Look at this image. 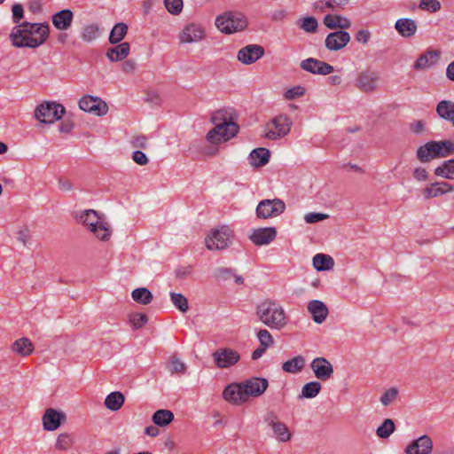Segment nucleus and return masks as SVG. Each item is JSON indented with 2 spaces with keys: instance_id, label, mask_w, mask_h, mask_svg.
Wrapping results in <instances>:
<instances>
[{
  "instance_id": "f257e3e1",
  "label": "nucleus",
  "mask_w": 454,
  "mask_h": 454,
  "mask_svg": "<svg viewBox=\"0 0 454 454\" xmlns=\"http://www.w3.org/2000/svg\"><path fill=\"white\" fill-rule=\"evenodd\" d=\"M50 36V26L47 22L32 23L24 21L12 27L9 39L15 48L36 49L43 45Z\"/></svg>"
},
{
  "instance_id": "f03ea898",
  "label": "nucleus",
  "mask_w": 454,
  "mask_h": 454,
  "mask_svg": "<svg viewBox=\"0 0 454 454\" xmlns=\"http://www.w3.org/2000/svg\"><path fill=\"white\" fill-rule=\"evenodd\" d=\"M74 220L82 225L95 239L106 242L113 235V229L106 215L94 209H82L73 213Z\"/></svg>"
},
{
  "instance_id": "7ed1b4c3",
  "label": "nucleus",
  "mask_w": 454,
  "mask_h": 454,
  "mask_svg": "<svg viewBox=\"0 0 454 454\" xmlns=\"http://www.w3.org/2000/svg\"><path fill=\"white\" fill-rule=\"evenodd\" d=\"M269 384L264 378L254 377L239 384H229V402L236 404L247 402L251 397L262 395Z\"/></svg>"
},
{
  "instance_id": "20e7f679",
  "label": "nucleus",
  "mask_w": 454,
  "mask_h": 454,
  "mask_svg": "<svg viewBox=\"0 0 454 454\" xmlns=\"http://www.w3.org/2000/svg\"><path fill=\"white\" fill-rule=\"evenodd\" d=\"M259 320L270 329L281 330L287 325L286 311L281 304L273 301H264L256 308Z\"/></svg>"
},
{
  "instance_id": "39448f33",
  "label": "nucleus",
  "mask_w": 454,
  "mask_h": 454,
  "mask_svg": "<svg viewBox=\"0 0 454 454\" xmlns=\"http://www.w3.org/2000/svg\"><path fill=\"white\" fill-rule=\"evenodd\" d=\"M210 121L215 127L207 134V141L211 145L205 150L207 156H214L218 152L217 145L227 141V111L218 110L211 115Z\"/></svg>"
},
{
  "instance_id": "423d86ee",
  "label": "nucleus",
  "mask_w": 454,
  "mask_h": 454,
  "mask_svg": "<svg viewBox=\"0 0 454 454\" xmlns=\"http://www.w3.org/2000/svg\"><path fill=\"white\" fill-rule=\"evenodd\" d=\"M452 154H454V142L450 140H432L419 146L416 152L417 159L421 163H427Z\"/></svg>"
},
{
  "instance_id": "0eeeda50",
  "label": "nucleus",
  "mask_w": 454,
  "mask_h": 454,
  "mask_svg": "<svg viewBox=\"0 0 454 454\" xmlns=\"http://www.w3.org/2000/svg\"><path fill=\"white\" fill-rule=\"evenodd\" d=\"M293 122L286 114H278L268 121L263 129V137L269 140H278L291 130Z\"/></svg>"
},
{
  "instance_id": "6e6552de",
  "label": "nucleus",
  "mask_w": 454,
  "mask_h": 454,
  "mask_svg": "<svg viewBox=\"0 0 454 454\" xmlns=\"http://www.w3.org/2000/svg\"><path fill=\"white\" fill-rule=\"evenodd\" d=\"M65 113L66 109L61 104L44 101L35 107L34 116L41 123L52 124L60 120Z\"/></svg>"
},
{
  "instance_id": "1a4fd4ad",
  "label": "nucleus",
  "mask_w": 454,
  "mask_h": 454,
  "mask_svg": "<svg viewBox=\"0 0 454 454\" xmlns=\"http://www.w3.org/2000/svg\"><path fill=\"white\" fill-rule=\"evenodd\" d=\"M286 209V205L279 199L263 200L256 207V215L262 219L276 217Z\"/></svg>"
},
{
  "instance_id": "9d476101",
  "label": "nucleus",
  "mask_w": 454,
  "mask_h": 454,
  "mask_svg": "<svg viewBox=\"0 0 454 454\" xmlns=\"http://www.w3.org/2000/svg\"><path fill=\"white\" fill-rule=\"evenodd\" d=\"M205 246L210 251L224 250L227 247V229L224 226L212 229L205 238Z\"/></svg>"
},
{
  "instance_id": "9b49d317",
  "label": "nucleus",
  "mask_w": 454,
  "mask_h": 454,
  "mask_svg": "<svg viewBox=\"0 0 454 454\" xmlns=\"http://www.w3.org/2000/svg\"><path fill=\"white\" fill-rule=\"evenodd\" d=\"M380 74L372 70L362 71L356 79V87L362 92L371 93L379 88Z\"/></svg>"
},
{
  "instance_id": "f8f14e48",
  "label": "nucleus",
  "mask_w": 454,
  "mask_h": 454,
  "mask_svg": "<svg viewBox=\"0 0 454 454\" xmlns=\"http://www.w3.org/2000/svg\"><path fill=\"white\" fill-rule=\"evenodd\" d=\"M79 107L84 112L97 116L105 115L107 113V105L99 98L84 96L79 100Z\"/></svg>"
},
{
  "instance_id": "ddd939ff",
  "label": "nucleus",
  "mask_w": 454,
  "mask_h": 454,
  "mask_svg": "<svg viewBox=\"0 0 454 454\" xmlns=\"http://www.w3.org/2000/svg\"><path fill=\"white\" fill-rule=\"evenodd\" d=\"M66 420V413L53 408L47 409L42 417L43 427L46 431L57 430Z\"/></svg>"
},
{
  "instance_id": "4468645a",
  "label": "nucleus",
  "mask_w": 454,
  "mask_h": 454,
  "mask_svg": "<svg viewBox=\"0 0 454 454\" xmlns=\"http://www.w3.org/2000/svg\"><path fill=\"white\" fill-rule=\"evenodd\" d=\"M434 443L430 436L423 434L411 441L404 449L405 454H432Z\"/></svg>"
},
{
  "instance_id": "2eb2a0df",
  "label": "nucleus",
  "mask_w": 454,
  "mask_h": 454,
  "mask_svg": "<svg viewBox=\"0 0 454 454\" xmlns=\"http://www.w3.org/2000/svg\"><path fill=\"white\" fill-rule=\"evenodd\" d=\"M300 67L302 70L310 74L321 75L330 74L334 70V67L330 64L314 58H308L302 60Z\"/></svg>"
},
{
  "instance_id": "dca6fc26",
  "label": "nucleus",
  "mask_w": 454,
  "mask_h": 454,
  "mask_svg": "<svg viewBox=\"0 0 454 454\" xmlns=\"http://www.w3.org/2000/svg\"><path fill=\"white\" fill-rule=\"evenodd\" d=\"M310 368L315 377L322 381H326L332 378L333 374V366L325 357H316L310 363Z\"/></svg>"
},
{
  "instance_id": "f3484780",
  "label": "nucleus",
  "mask_w": 454,
  "mask_h": 454,
  "mask_svg": "<svg viewBox=\"0 0 454 454\" xmlns=\"http://www.w3.org/2000/svg\"><path fill=\"white\" fill-rule=\"evenodd\" d=\"M350 41V35L344 30H337L327 35L325 45L330 51H337L343 49Z\"/></svg>"
},
{
  "instance_id": "a211bd4d",
  "label": "nucleus",
  "mask_w": 454,
  "mask_h": 454,
  "mask_svg": "<svg viewBox=\"0 0 454 454\" xmlns=\"http://www.w3.org/2000/svg\"><path fill=\"white\" fill-rule=\"evenodd\" d=\"M264 55V48L259 44H248L238 52V59L242 64L251 65Z\"/></svg>"
},
{
  "instance_id": "6ab92c4d",
  "label": "nucleus",
  "mask_w": 454,
  "mask_h": 454,
  "mask_svg": "<svg viewBox=\"0 0 454 454\" xmlns=\"http://www.w3.org/2000/svg\"><path fill=\"white\" fill-rule=\"evenodd\" d=\"M204 29L194 23L185 26L178 35V39L181 43H198L204 39Z\"/></svg>"
},
{
  "instance_id": "aec40b11",
  "label": "nucleus",
  "mask_w": 454,
  "mask_h": 454,
  "mask_svg": "<svg viewBox=\"0 0 454 454\" xmlns=\"http://www.w3.org/2000/svg\"><path fill=\"white\" fill-rule=\"evenodd\" d=\"M74 21V12L70 9H63L51 16V22L59 31H67Z\"/></svg>"
},
{
  "instance_id": "412c9836",
  "label": "nucleus",
  "mask_w": 454,
  "mask_h": 454,
  "mask_svg": "<svg viewBox=\"0 0 454 454\" xmlns=\"http://www.w3.org/2000/svg\"><path fill=\"white\" fill-rule=\"evenodd\" d=\"M277 231L273 227L254 229L249 236L251 241L256 246L268 245L276 238Z\"/></svg>"
},
{
  "instance_id": "4be33fe9",
  "label": "nucleus",
  "mask_w": 454,
  "mask_h": 454,
  "mask_svg": "<svg viewBox=\"0 0 454 454\" xmlns=\"http://www.w3.org/2000/svg\"><path fill=\"white\" fill-rule=\"evenodd\" d=\"M269 426L270 427L274 438L278 442H289L292 438L291 432L287 426L278 421L276 417L267 419Z\"/></svg>"
},
{
  "instance_id": "5701e85b",
  "label": "nucleus",
  "mask_w": 454,
  "mask_h": 454,
  "mask_svg": "<svg viewBox=\"0 0 454 454\" xmlns=\"http://www.w3.org/2000/svg\"><path fill=\"white\" fill-rule=\"evenodd\" d=\"M248 26L247 15L239 11H229V35L245 30Z\"/></svg>"
},
{
  "instance_id": "b1692460",
  "label": "nucleus",
  "mask_w": 454,
  "mask_h": 454,
  "mask_svg": "<svg viewBox=\"0 0 454 454\" xmlns=\"http://www.w3.org/2000/svg\"><path fill=\"white\" fill-rule=\"evenodd\" d=\"M307 309L311 315L314 322L317 324H322L329 314L327 306L319 300H312L309 301Z\"/></svg>"
},
{
  "instance_id": "393cba45",
  "label": "nucleus",
  "mask_w": 454,
  "mask_h": 454,
  "mask_svg": "<svg viewBox=\"0 0 454 454\" xmlns=\"http://www.w3.org/2000/svg\"><path fill=\"white\" fill-rule=\"evenodd\" d=\"M395 28L403 37L410 38L417 33L418 25L412 19L401 18L395 21Z\"/></svg>"
},
{
  "instance_id": "a878e982",
  "label": "nucleus",
  "mask_w": 454,
  "mask_h": 454,
  "mask_svg": "<svg viewBox=\"0 0 454 454\" xmlns=\"http://www.w3.org/2000/svg\"><path fill=\"white\" fill-rule=\"evenodd\" d=\"M33 342L27 337L20 338L13 341L11 346V351L22 357L30 356L34 352Z\"/></svg>"
},
{
  "instance_id": "bb28decb",
  "label": "nucleus",
  "mask_w": 454,
  "mask_h": 454,
  "mask_svg": "<svg viewBox=\"0 0 454 454\" xmlns=\"http://www.w3.org/2000/svg\"><path fill=\"white\" fill-rule=\"evenodd\" d=\"M323 22L329 29L340 28V30H343L350 27L351 26L349 19L341 15L326 14Z\"/></svg>"
},
{
  "instance_id": "cd10ccee",
  "label": "nucleus",
  "mask_w": 454,
  "mask_h": 454,
  "mask_svg": "<svg viewBox=\"0 0 454 454\" xmlns=\"http://www.w3.org/2000/svg\"><path fill=\"white\" fill-rule=\"evenodd\" d=\"M270 157V152L264 147L254 149L248 157L249 162L253 167L259 168L266 165Z\"/></svg>"
},
{
  "instance_id": "c85d7f7f",
  "label": "nucleus",
  "mask_w": 454,
  "mask_h": 454,
  "mask_svg": "<svg viewBox=\"0 0 454 454\" xmlns=\"http://www.w3.org/2000/svg\"><path fill=\"white\" fill-rule=\"evenodd\" d=\"M130 45L129 43H121L117 46L108 49L106 51V57L113 62L121 61L128 57Z\"/></svg>"
},
{
  "instance_id": "c756f323",
  "label": "nucleus",
  "mask_w": 454,
  "mask_h": 454,
  "mask_svg": "<svg viewBox=\"0 0 454 454\" xmlns=\"http://www.w3.org/2000/svg\"><path fill=\"white\" fill-rule=\"evenodd\" d=\"M306 364L304 356L298 355L282 364V370L288 373H299L301 372Z\"/></svg>"
},
{
  "instance_id": "7c9ffc66",
  "label": "nucleus",
  "mask_w": 454,
  "mask_h": 454,
  "mask_svg": "<svg viewBox=\"0 0 454 454\" xmlns=\"http://www.w3.org/2000/svg\"><path fill=\"white\" fill-rule=\"evenodd\" d=\"M100 35L98 25L92 23L83 26L80 31L79 36L81 40L86 43L96 41Z\"/></svg>"
},
{
  "instance_id": "2f4dec72",
  "label": "nucleus",
  "mask_w": 454,
  "mask_h": 454,
  "mask_svg": "<svg viewBox=\"0 0 454 454\" xmlns=\"http://www.w3.org/2000/svg\"><path fill=\"white\" fill-rule=\"evenodd\" d=\"M438 55L439 54L434 51H426L418 58L414 64V68L417 70H425L431 67L434 64Z\"/></svg>"
},
{
  "instance_id": "473e14b6",
  "label": "nucleus",
  "mask_w": 454,
  "mask_h": 454,
  "mask_svg": "<svg viewBox=\"0 0 454 454\" xmlns=\"http://www.w3.org/2000/svg\"><path fill=\"white\" fill-rule=\"evenodd\" d=\"M152 420L155 426L165 427L174 420V413L167 409H160L153 413Z\"/></svg>"
},
{
  "instance_id": "72a5a7b5",
  "label": "nucleus",
  "mask_w": 454,
  "mask_h": 454,
  "mask_svg": "<svg viewBox=\"0 0 454 454\" xmlns=\"http://www.w3.org/2000/svg\"><path fill=\"white\" fill-rule=\"evenodd\" d=\"M125 397L122 393L114 391L106 395L105 399V406L112 411H119L124 404Z\"/></svg>"
},
{
  "instance_id": "f704fd0d",
  "label": "nucleus",
  "mask_w": 454,
  "mask_h": 454,
  "mask_svg": "<svg viewBox=\"0 0 454 454\" xmlns=\"http://www.w3.org/2000/svg\"><path fill=\"white\" fill-rule=\"evenodd\" d=\"M74 444V437L72 434L63 432L58 434L54 448L59 451H67Z\"/></svg>"
},
{
  "instance_id": "c9c22d12",
  "label": "nucleus",
  "mask_w": 454,
  "mask_h": 454,
  "mask_svg": "<svg viewBox=\"0 0 454 454\" xmlns=\"http://www.w3.org/2000/svg\"><path fill=\"white\" fill-rule=\"evenodd\" d=\"M312 262L314 268L317 271L329 270L334 265L333 259L330 255L325 254H317L313 257Z\"/></svg>"
},
{
  "instance_id": "e433bc0d",
  "label": "nucleus",
  "mask_w": 454,
  "mask_h": 454,
  "mask_svg": "<svg viewBox=\"0 0 454 454\" xmlns=\"http://www.w3.org/2000/svg\"><path fill=\"white\" fill-rule=\"evenodd\" d=\"M434 175L445 179L454 180V159L445 160L436 167Z\"/></svg>"
},
{
  "instance_id": "4c0bfd02",
  "label": "nucleus",
  "mask_w": 454,
  "mask_h": 454,
  "mask_svg": "<svg viewBox=\"0 0 454 454\" xmlns=\"http://www.w3.org/2000/svg\"><path fill=\"white\" fill-rule=\"evenodd\" d=\"M322 386L318 381H310L303 385L298 399H311L316 397L321 391Z\"/></svg>"
},
{
  "instance_id": "58836bf2",
  "label": "nucleus",
  "mask_w": 454,
  "mask_h": 454,
  "mask_svg": "<svg viewBox=\"0 0 454 454\" xmlns=\"http://www.w3.org/2000/svg\"><path fill=\"white\" fill-rule=\"evenodd\" d=\"M128 32V26L120 22L114 25L112 28L109 35V42L112 44H117L122 41V39L126 36Z\"/></svg>"
},
{
  "instance_id": "ea45409f",
  "label": "nucleus",
  "mask_w": 454,
  "mask_h": 454,
  "mask_svg": "<svg viewBox=\"0 0 454 454\" xmlns=\"http://www.w3.org/2000/svg\"><path fill=\"white\" fill-rule=\"evenodd\" d=\"M132 299L142 305H148L153 301V294L145 287L136 288L131 293Z\"/></svg>"
},
{
  "instance_id": "a19ab883",
  "label": "nucleus",
  "mask_w": 454,
  "mask_h": 454,
  "mask_svg": "<svg viewBox=\"0 0 454 454\" xmlns=\"http://www.w3.org/2000/svg\"><path fill=\"white\" fill-rule=\"evenodd\" d=\"M436 111L442 119L451 121L454 118V102L442 100L437 105Z\"/></svg>"
},
{
  "instance_id": "79ce46f5",
  "label": "nucleus",
  "mask_w": 454,
  "mask_h": 454,
  "mask_svg": "<svg viewBox=\"0 0 454 454\" xmlns=\"http://www.w3.org/2000/svg\"><path fill=\"white\" fill-rule=\"evenodd\" d=\"M395 430V425L391 419H386L376 429L379 438L387 439Z\"/></svg>"
},
{
  "instance_id": "37998d69",
  "label": "nucleus",
  "mask_w": 454,
  "mask_h": 454,
  "mask_svg": "<svg viewBox=\"0 0 454 454\" xmlns=\"http://www.w3.org/2000/svg\"><path fill=\"white\" fill-rule=\"evenodd\" d=\"M173 305L182 313H185L189 309L187 299L179 293H170L169 294Z\"/></svg>"
},
{
  "instance_id": "c03bdc74",
  "label": "nucleus",
  "mask_w": 454,
  "mask_h": 454,
  "mask_svg": "<svg viewBox=\"0 0 454 454\" xmlns=\"http://www.w3.org/2000/svg\"><path fill=\"white\" fill-rule=\"evenodd\" d=\"M187 366L185 363L177 358L176 356H171L168 359V371L170 374H184L186 372Z\"/></svg>"
},
{
  "instance_id": "a18cd8bd",
  "label": "nucleus",
  "mask_w": 454,
  "mask_h": 454,
  "mask_svg": "<svg viewBox=\"0 0 454 454\" xmlns=\"http://www.w3.org/2000/svg\"><path fill=\"white\" fill-rule=\"evenodd\" d=\"M148 322V317L145 314L131 313L129 315V323L135 329L142 328Z\"/></svg>"
},
{
  "instance_id": "49530a36",
  "label": "nucleus",
  "mask_w": 454,
  "mask_h": 454,
  "mask_svg": "<svg viewBox=\"0 0 454 454\" xmlns=\"http://www.w3.org/2000/svg\"><path fill=\"white\" fill-rule=\"evenodd\" d=\"M300 22V27L308 32V33H314L317 31V28L318 27L317 20L314 17H305L299 20Z\"/></svg>"
},
{
  "instance_id": "de8ad7c7",
  "label": "nucleus",
  "mask_w": 454,
  "mask_h": 454,
  "mask_svg": "<svg viewBox=\"0 0 454 454\" xmlns=\"http://www.w3.org/2000/svg\"><path fill=\"white\" fill-rule=\"evenodd\" d=\"M434 196L435 198L443 196L454 191V185L447 182H435L434 183Z\"/></svg>"
},
{
  "instance_id": "09e8293b",
  "label": "nucleus",
  "mask_w": 454,
  "mask_h": 454,
  "mask_svg": "<svg viewBox=\"0 0 454 454\" xmlns=\"http://www.w3.org/2000/svg\"><path fill=\"white\" fill-rule=\"evenodd\" d=\"M16 239L24 246L31 243L32 234L27 226L20 227L16 233Z\"/></svg>"
},
{
  "instance_id": "8fccbe9b",
  "label": "nucleus",
  "mask_w": 454,
  "mask_h": 454,
  "mask_svg": "<svg viewBox=\"0 0 454 454\" xmlns=\"http://www.w3.org/2000/svg\"><path fill=\"white\" fill-rule=\"evenodd\" d=\"M306 92V90L301 85L294 86L286 90L284 93V98L286 100H294L295 98L302 97Z\"/></svg>"
},
{
  "instance_id": "3c124183",
  "label": "nucleus",
  "mask_w": 454,
  "mask_h": 454,
  "mask_svg": "<svg viewBox=\"0 0 454 454\" xmlns=\"http://www.w3.org/2000/svg\"><path fill=\"white\" fill-rule=\"evenodd\" d=\"M314 9L317 12H325L327 11L338 10V6L335 5L333 0H317L314 4Z\"/></svg>"
},
{
  "instance_id": "603ef678",
  "label": "nucleus",
  "mask_w": 454,
  "mask_h": 454,
  "mask_svg": "<svg viewBox=\"0 0 454 454\" xmlns=\"http://www.w3.org/2000/svg\"><path fill=\"white\" fill-rule=\"evenodd\" d=\"M257 338L261 346L270 348L273 344V338L270 333L266 329H261L257 333Z\"/></svg>"
},
{
  "instance_id": "864d4df0",
  "label": "nucleus",
  "mask_w": 454,
  "mask_h": 454,
  "mask_svg": "<svg viewBox=\"0 0 454 454\" xmlns=\"http://www.w3.org/2000/svg\"><path fill=\"white\" fill-rule=\"evenodd\" d=\"M419 7L424 11L436 12L441 9V3L438 0H421Z\"/></svg>"
},
{
  "instance_id": "5fc2aeb1",
  "label": "nucleus",
  "mask_w": 454,
  "mask_h": 454,
  "mask_svg": "<svg viewBox=\"0 0 454 454\" xmlns=\"http://www.w3.org/2000/svg\"><path fill=\"white\" fill-rule=\"evenodd\" d=\"M166 9L171 14H179L183 9V0H164Z\"/></svg>"
},
{
  "instance_id": "6e6d98bb",
  "label": "nucleus",
  "mask_w": 454,
  "mask_h": 454,
  "mask_svg": "<svg viewBox=\"0 0 454 454\" xmlns=\"http://www.w3.org/2000/svg\"><path fill=\"white\" fill-rule=\"evenodd\" d=\"M216 365L220 368L227 367V349L222 348L213 354Z\"/></svg>"
},
{
  "instance_id": "4d7b16f0",
  "label": "nucleus",
  "mask_w": 454,
  "mask_h": 454,
  "mask_svg": "<svg viewBox=\"0 0 454 454\" xmlns=\"http://www.w3.org/2000/svg\"><path fill=\"white\" fill-rule=\"evenodd\" d=\"M398 395V390L395 387L387 389L380 397V402L383 405L387 406L392 403Z\"/></svg>"
},
{
  "instance_id": "13d9d810",
  "label": "nucleus",
  "mask_w": 454,
  "mask_h": 454,
  "mask_svg": "<svg viewBox=\"0 0 454 454\" xmlns=\"http://www.w3.org/2000/svg\"><path fill=\"white\" fill-rule=\"evenodd\" d=\"M328 217L329 215L324 213L311 212L304 215V221L307 223H316L317 222L325 220Z\"/></svg>"
},
{
  "instance_id": "bf43d9fd",
  "label": "nucleus",
  "mask_w": 454,
  "mask_h": 454,
  "mask_svg": "<svg viewBox=\"0 0 454 454\" xmlns=\"http://www.w3.org/2000/svg\"><path fill=\"white\" fill-rule=\"evenodd\" d=\"M12 12L13 22L16 25L21 24L22 22H20V21L24 16L23 6L20 4H15L12 5Z\"/></svg>"
},
{
  "instance_id": "052dcab7",
  "label": "nucleus",
  "mask_w": 454,
  "mask_h": 454,
  "mask_svg": "<svg viewBox=\"0 0 454 454\" xmlns=\"http://www.w3.org/2000/svg\"><path fill=\"white\" fill-rule=\"evenodd\" d=\"M239 131V127L234 121L231 111L229 110V139L234 137Z\"/></svg>"
},
{
  "instance_id": "680f3d73",
  "label": "nucleus",
  "mask_w": 454,
  "mask_h": 454,
  "mask_svg": "<svg viewBox=\"0 0 454 454\" xmlns=\"http://www.w3.org/2000/svg\"><path fill=\"white\" fill-rule=\"evenodd\" d=\"M428 176V172L422 167H418L413 169V177L419 182L427 181Z\"/></svg>"
},
{
  "instance_id": "e2e57ef3",
  "label": "nucleus",
  "mask_w": 454,
  "mask_h": 454,
  "mask_svg": "<svg viewBox=\"0 0 454 454\" xmlns=\"http://www.w3.org/2000/svg\"><path fill=\"white\" fill-rule=\"evenodd\" d=\"M215 27L222 33L227 34V16L225 13H223L216 17Z\"/></svg>"
},
{
  "instance_id": "0e129e2a",
  "label": "nucleus",
  "mask_w": 454,
  "mask_h": 454,
  "mask_svg": "<svg viewBox=\"0 0 454 454\" xmlns=\"http://www.w3.org/2000/svg\"><path fill=\"white\" fill-rule=\"evenodd\" d=\"M355 37L358 43L366 44L371 39V32L366 29H361L357 31Z\"/></svg>"
},
{
  "instance_id": "69168bd1",
  "label": "nucleus",
  "mask_w": 454,
  "mask_h": 454,
  "mask_svg": "<svg viewBox=\"0 0 454 454\" xmlns=\"http://www.w3.org/2000/svg\"><path fill=\"white\" fill-rule=\"evenodd\" d=\"M132 160L141 166L146 165L149 161L147 156L141 151H135L132 155Z\"/></svg>"
},
{
  "instance_id": "338daca9",
  "label": "nucleus",
  "mask_w": 454,
  "mask_h": 454,
  "mask_svg": "<svg viewBox=\"0 0 454 454\" xmlns=\"http://www.w3.org/2000/svg\"><path fill=\"white\" fill-rule=\"evenodd\" d=\"M58 185L63 192H72L74 190L73 183L67 178L59 179Z\"/></svg>"
},
{
  "instance_id": "774afa93",
  "label": "nucleus",
  "mask_w": 454,
  "mask_h": 454,
  "mask_svg": "<svg viewBox=\"0 0 454 454\" xmlns=\"http://www.w3.org/2000/svg\"><path fill=\"white\" fill-rule=\"evenodd\" d=\"M137 63L133 59L125 60L122 64V71L126 74H133L136 71Z\"/></svg>"
}]
</instances>
